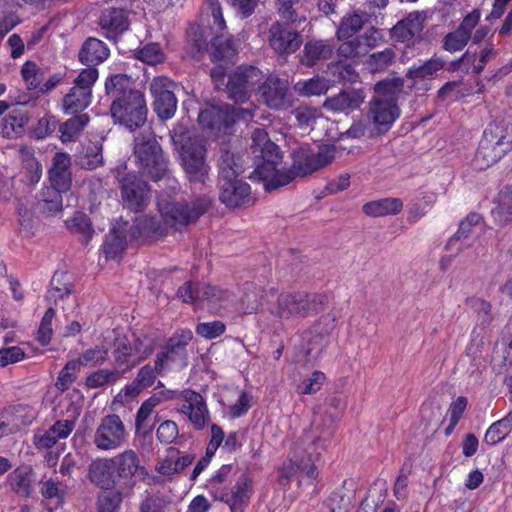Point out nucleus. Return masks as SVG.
<instances>
[{"instance_id": "nucleus-58", "label": "nucleus", "mask_w": 512, "mask_h": 512, "mask_svg": "<svg viewBox=\"0 0 512 512\" xmlns=\"http://www.w3.org/2000/svg\"><path fill=\"white\" fill-rule=\"evenodd\" d=\"M21 76L28 90H38L44 81L43 70L33 61H26L21 67Z\"/></svg>"}, {"instance_id": "nucleus-39", "label": "nucleus", "mask_w": 512, "mask_h": 512, "mask_svg": "<svg viewBox=\"0 0 512 512\" xmlns=\"http://www.w3.org/2000/svg\"><path fill=\"white\" fill-rule=\"evenodd\" d=\"M371 37L368 36H357L352 39L343 41L337 48L339 56L350 59H358L366 55L370 48L373 46Z\"/></svg>"}, {"instance_id": "nucleus-60", "label": "nucleus", "mask_w": 512, "mask_h": 512, "mask_svg": "<svg viewBox=\"0 0 512 512\" xmlns=\"http://www.w3.org/2000/svg\"><path fill=\"white\" fill-rule=\"evenodd\" d=\"M363 24L364 20L361 15H349L348 17L344 18L340 23V26L337 30L338 39L343 41L345 39L351 38L363 27Z\"/></svg>"}, {"instance_id": "nucleus-59", "label": "nucleus", "mask_w": 512, "mask_h": 512, "mask_svg": "<svg viewBox=\"0 0 512 512\" xmlns=\"http://www.w3.org/2000/svg\"><path fill=\"white\" fill-rule=\"evenodd\" d=\"M330 70L334 80L339 83H356L359 79V74L354 66L344 62H336L330 66Z\"/></svg>"}, {"instance_id": "nucleus-22", "label": "nucleus", "mask_w": 512, "mask_h": 512, "mask_svg": "<svg viewBox=\"0 0 512 512\" xmlns=\"http://www.w3.org/2000/svg\"><path fill=\"white\" fill-rule=\"evenodd\" d=\"M134 350L138 348H132V343L125 335L117 336L113 341L112 355L116 369L123 371V374L132 370L140 362L147 359L153 352L152 346L144 347L142 354L138 356L136 360H133Z\"/></svg>"}, {"instance_id": "nucleus-13", "label": "nucleus", "mask_w": 512, "mask_h": 512, "mask_svg": "<svg viewBox=\"0 0 512 512\" xmlns=\"http://www.w3.org/2000/svg\"><path fill=\"white\" fill-rule=\"evenodd\" d=\"M174 89L175 83L165 76L155 77L150 83L153 110L161 120L172 118L177 110Z\"/></svg>"}, {"instance_id": "nucleus-64", "label": "nucleus", "mask_w": 512, "mask_h": 512, "mask_svg": "<svg viewBox=\"0 0 512 512\" xmlns=\"http://www.w3.org/2000/svg\"><path fill=\"white\" fill-rule=\"evenodd\" d=\"M325 505L329 512H348L350 502L344 489L340 488L331 493Z\"/></svg>"}, {"instance_id": "nucleus-56", "label": "nucleus", "mask_w": 512, "mask_h": 512, "mask_svg": "<svg viewBox=\"0 0 512 512\" xmlns=\"http://www.w3.org/2000/svg\"><path fill=\"white\" fill-rule=\"evenodd\" d=\"M346 135L349 138L359 139L362 137L374 138L380 134L371 121V118L367 115L354 120L350 128L346 131Z\"/></svg>"}, {"instance_id": "nucleus-10", "label": "nucleus", "mask_w": 512, "mask_h": 512, "mask_svg": "<svg viewBox=\"0 0 512 512\" xmlns=\"http://www.w3.org/2000/svg\"><path fill=\"white\" fill-rule=\"evenodd\" d=\"M263 79V74L257 67L240 66L228 76L225 85L229 99L235 104L247 102L256 85Z\"/></svg>"}, {"instance_id": "nucleus-40", "label": "nucleus", "mask_w": 512, "mask_h": 512, "mask_svg": "<svg viewBox=\"0 0 512 512\" xmlns=\"http://www.w3.org/2000/svg\"><path fill=\"white\" fill-rule=\"evenodd\" d=\"M403 208V202L399 198H383L368 202L363 205V212L371 217H383L398 214Z\"/></svg>"}, {"instance_id": "nucleus-24", "label": "nucleus", "mask_w": 512, "mask_h": 512, "mask_svg": "<svg viewBox=\"0 0 512 512\" xmlns=\"http://www.w3.org/2000/svg\"><path fill=\"white\" fill-rule=\"evenodd\" d=\"M193 338V333L190 329H181L170 337L160 351L156 355V369L158 372L162 371L165 365L169 362H174L176 359L185 355L186 346Z\"/></svg>"}, {"instance_id": "nucleus-31", "label": "nucleus", "mask_w": 512, "mask_h": 512, "mask_svg": "<svg viewBox=\"0 0 512 512\" xmlns=\"http://www.w3.org/2000/svg\"><path fill=\"white\" fill-rule=\"evenodd\" d=\"M363 101L364 95L361 90L346 89L326 98L323 107L333 112H348L358 109Z\"/></svg>"}, {"instance_id": "nucleus-6", "label": "nucleus", "mask_w": 512, "mask_h": 512, "mask_svg": "<svg viewBox=\"0 0 512 512\" xmlns=\"http://www.w3.org/2000/svg\"><path fill=\"white\" fill-rule=\"evenodd\" d=\"M134 142V155L143 173L153 181L164 178L168 173V162L155 136L151 132H143Z\"/></svg>"}, {"instance_id": "nucleus-21", "label": "nucleus", "mask_w": 512, "mask_h": 512, "mask_svg": "<svg viewBox=\"0 0 512 512\" xmlns=\"http://www.w3.org/2000/svg\"><path fill=\"white\" fill-rule=\"evenodd\" d=\"M199 125L212 133L224 132L233 125L229 104L219 103L205 106L198 115Z\"/></svg>"}, {"instance_id": "nucleus-46", "label": "nucleus", "mask_w": 512, "mask_h": 512, "mask_svg": "<svg viewBox=\"0 0 512 512\" xmlns=\"http://www.w3.org/2000/svg\"><path fill=\"white\" fill-rule=\"evenodd\" d=\"M76 164L85 170H94L103 164L102 146L97 142H90L76 157Z\"/></svg>"}, {"instance_id": "nucleus-19", "label": "nucleus", "mask_w": 512, "mask_h": 512, "mask_svg": "<svg viewBox=\"0 0 512 512\" xmlns=\"http://www.w3.org/2000/svg\"><path fill=\"white\" fill-rule=\"evenodd\" d=\"M178 296L186 303L208 302L210 304L220 303L228 300L231 293L206 283L186 282L179 287Z\"/></svg>"}, {"instance_id": "nucleus-27", "label": "nucleus", "mask_w": 512, "mask_h": 512, "mask_svg": "<svg viewBox=\"0 0 512 512\" xmlns=\"http://www.w3.org/2000/svg\"><path fill=\"white\" fill-rule=\"evenodd\" d=\"M71 158L65 152H56L48 171L50 184L55 190L67 192L72 185Z\"/></svg>"}, {"instance_id": "nucleus-16", "label": "nucleus", "mask_w": 512, "mask_h": 512, "mask_svg": "<svg viewBox=\"0 0 512 512\" xmlns=\"http://www.w3.org/2000/svg\"><path fill=\"white\" fill-rule=\"evenodd\" d=\"M127 0H116L114 5L105 8L100 16L99 25L106 38L117 39L128 29L129 19L126 4Z\"/></svg>"}, {"instance_id": "nucleus-1", "label": "nucleus", "mask_w": 512, "mask_h": 512, "mask_svg": "<svg viewBox=\"0 0 512 512\" xmlns=\"http://www.w3.org/2000/svg\"><path fill=\"white\" fill-rule=\"evenodd\" d=\"M250 148L258 161L249 178L252 181H263L265 190L269 192L327 166L334 160L336 151L334 145L322 146L316 152L301 147L293 152L292 164L287 169L282 165L279 147L268 138L264 129H255Z\"/></svg>"}, {"instance_id": "nucleus-35", "label": "nucleus", "mask_w": 512, "mask_h": 512, "mask_svg": "<svg viewBox=\"0 0 512 512\" xmlns=\"http://www.w3.org/2000/svg\"><path fill=\"white\" fill-rule=\"evenodd\" d=\"M139 91L135 88L134 80L127 74L111 75L105 81V93L112 102L127 98L128 95Z\"/></svg>"}, {"instance_id": "nucleus-4", "label": "nucleus", "mask_w": 512, "mask_h": 512, "mask_svg": "<svg viewBox=\"0 0 512 512\" xmlns=\"http://www.w3.org/2000/svg\"><path fill=\"white\" fill-rule=\"evenodd\" d=\"M171 141L180 154L181 164L190 182L204 183L210 170L206 162V147L203 141L192 137L181 124L169 133Z\"/></svg>"}, {"instance_id": "nucleus-45", "label": "nucleus", "mask_w": 512, "mask_h": 512, "mask_svg": "<svg viewBox=\"0 0 512 512\" xmlns=\"http://www.w3.org/2000/svg\"><path fill=\"white\" fill-rule=\"evenodd\" d=\"M445 66V61L440 57H432L421 65H413L406 72V78L411 80H425L433 77Z\"/></svg>"}, {"instance_id": "nucleus-11", "label": "nucleus", "mask_w": 512, "mask_h": 512, "mask_svg": "<svg viewBox=\"0 0 512 512\" xmlns=\"http://www.w3.org/2000/svg\"><path fill=\"white\" fill-rule=\"evenodd\" d=\"M117 180L124 206L133 212L142 211L150 200L148 183L134 172L118 171Z\"/></svg>"}, {"instance_id": "nucleus-20", "label": "nucleus", "mask_w": 512, "mask_h": 512, "mask_svg": "<svg viewBox=\"0 0 512 512\" xmlns=\"http://www.w3.org/2000/svg\"><path fill=\"white\" fill-rule=\"evenodd\" d=\"M368 116L380 135L386 133L400 116V109L392 99L373 97L369 102Z\"/></svg>"}, {"instance_id": "nucleus-44", "label": "nucleus", "mask_w": 512, "mask_h": 512, "mask_svg": "<svg viewBox=\"0 0 512 512\" xmlns=\"http://www.w3.org/2000/svg\"><path fill=\"white\" fill-rule=\"evenodd\" d=\"M29 121L27 112L13 110L2 120V133L4 137L14 138L21 136L25 131V126Z\"/></svg>"}, {"instance_id": "nucleus-3", "label": "nucleus", "mask_w": 512, "mask_h": 512, "mask_svg": "<svg viewBox=\"0 0 512 512\" xmlns=\"http://www.w3.org/2000/svg\"><path fill=\"white\" fill-rule=\"evenodd\" d=\"M512 149V119L497 117L483 132L473 164L476 169L484 170L498 162Z\"/></svg>"}, {"instance_id": "nucleus-8", "label": "nucleus", "mask_w": 512, "mask_h": 512, "mask_svg": "<svg viewBox=\"0 0 512 512\" xmlns=\"http://www.w3.org/2000/svg\"><path fill=\"white\" fill-rule=\"evenodd\" d=\"M147 112L145 97L141 91L112 102L110 106V113L115 123H119L130 131H135L145 124Z\"/></svg>"}, {"instance_id": "nucleus-14", "label": "nucleus", "mask_w": 512, "mask_h": 512, "mask_svg": "<svg viewBox=\"0 0 512 512\" xmlns=\"http://www.w3.org/2000/svg\"><path fill=\"white\" fill-rule=\"evenodd\" d=\"M336 328V316L328 313L321 316L312 327L304 333L305 354L317 359L329 343V337Z\"/></svg>"}, {"instance_id": "nucleus-50", "label": "nucleus", "mask_w": 512, "mask_h": 512, "mask_svg": "<svg viewBox=\"0 0 512 512\" xmlns=\"http://www.w3.org/2000/svg\"><path fill=\"white\" fill-rule=\"evenodd\" d=\"M66 224L73 234L81 237L82 244L88 245L94 234V229L90 219L84 213H76L72 219L66 221Z\"/></svg>"}, {"instance_id": "nucleus-57", "label": "nucleus", "mask_w": 512, "mask_h": 512, "mask_svg": "<svg viewBox=\"0 0 512 512\" xmlns=\"http://www.w3.org/2000/svg\"><path fill=\"white\" fill-rule=\"evenodd\" d=\"M171 501L161 493H148L139 504V512H167Z\"/></svg>"}, {"instance_id": "nucleus-53", "label": "nucleus", "mask_w": 512, "mask_h": 512, "mask_svg": "<svg viewBox=\"0 0 512 512\" xmlns=\"http://www.w3.org/2000/svg\"><path fill=\"white\" fill-rule=\"evenodd\" d=\"M263 295L264 291L261 286L253 282H246L243 286V295L241 297V303L245 312H255L260 306Z\"/></svg>"}, {"instance_id": "nucleus-34", "label": "nucleus", "mask_w": 512, "mask_h": 512, "mask_svg": "<svg viewBox=\"0 0 512 512\" xmlns=\"http://www.w3.org/2000/svg\"><path fill=\"white\" fill-rule=\"evenodd\" d=\"M194 47L197 52L209 50L212 61H222L224 59H228L232 57L236 52L231 40L224 38L223 35L215 36L211 41L210 48L206 40L201 38L194 39Z\"/></svg>"}, {"instance_id": "nucleus-32", "label": "nucleus", "mask_w": 512, "mask_h": 512, "mask_svg": "<svg viewBox=\"0 0 512 512\" xmlns=\"http://www.w3.org/2000/svg\"><path fill=\"white\" fill-rule=\"evenodd\" d=\"M109 54L110 50L103 41L89 37L82 44L78 57L83 65L88 66V68H95V66L104 62Z\"/></svg>"}, {"instance_id": "nucleus-30", "label": "nucleus", "mask_w": 512, "mask_h": 512, "mask_svg": "<svg viewBox=\"0 0 512 512\" xmlns=\"http://www.w3.org/2000/svg\"><path fill=\"white\" fill-rule=\"evenodd\" d=\"M111 458L118 481L124 480L125 482H131L138 472L147 474L145 468L140 463L138 454L132 449L124 450Z\"/></svg>"}, {"instance_id": "nucleus-9", "label": "nucleus", "mask_w": 512, "mask_h": 512, "mask_svg": "<svg viewBox=\"0 0 512 512\" xmlns=\"http://www.w3.org/2000/svg\"><path fill=\"white\" fill-rule=\"evenodd\" d=\"M96 68L83 69L74 80V86L63 98L66 114H81L91 103L92 86L98 79Z\"/></svg>"}, {"instance_id": "nucleus-2", "label": "nucleus", "mask_w": 512, "mask_h": 512, "mask_svg": "<svg viewBox=\"0 0 512 512\" xmlns=\"http://www.w3.org/2000/svg\"><path fill=\"white\" fill-rule=\"evenodd\" d=\"M332 423L314 425L310 430L304 431L294 443L289 453V467L287 473H301L309 480L318 477L316 462L326 451L334 436Z\"/></svg>"}, {"instance_id": "nucleus-51", "label": "nucleus", "mask_w": 512, "mask_h": 512, "mask_svg": "<svg viewBox=\"0 0 512 512\" xmlns=\"http://www.w3.org/2000/svg\"><path fill=\"white\" fill-rule=\"evenodd\" d=\"M37 410L28 404H15L11 406L9 417L14 426H17V432L25 426L32 424L37 418Z\"/></svg>"}, {"instance_id": "nucleus-47", "label": "nucleus", "mask_w": 512, "mask_h": 512, "mask_svg": "<svg viewBox=\"0 0 512 512\" xmlns=\"http://www.w3.org/2000/svg\"><path fill=\"white\" fill-rule=\"evenodd\" d=\"M127 246L126 235L120 229L113 228L106 236L103 252L107 259L120 256Z\"/></svg>"}, {"instance_id": "nucleus-15", "label": "nucleus", "mask_w": 512, "mask_h": 512, "mask_svg": "<svg viewBox=\"0 0 512 512\" xmlns=\"http://www.w3.org/2000/svg\"><path fill=\"white\" fill-rule=\"evenodd\" d=\"M427 14L425 11H412L398 21L390 31L391 38L407 46H414L422 40V32Z\"/></svg>"}, {"instance_id": "nucleus-43", "label": "nucleus", "mask_w": 512, "mask_h": 512, "mask_svg": "<svg viewBox=\"0 0 512 512\" xmlns=\"http://www.w3.org/2000/svg\"><path fill=\"white\" fill-rule=\"evenodd\" d=\"M33 469L30 466H20L7 477L11 489L18 495L28 497L31 494Z\"/></svg>"}, {"instance_id": "nucleus-12", "label": "nucleus", "mask_w": 512, "mask_h": 512, "mask_svg": "<svg viewBox=\"0 0 512 512\" xmlns=\"http://www.w3.org/2000/svg\"><path fill=\"white\" fill-rule=\"evenodd\" d=\"M128 435L121 418L116 414H109L104 416L97 426L93 443L100 451L116 450L126 443Z\"/></svg>"}, {"instance_id": "nucleus-52", "label": "nucleus", "mask_w": 512, "mask_h": 512, "mask_svg": "<svg viewBox=\"0 0 512 512\" xmlns=\"http://www.w3.org/2000/svg\"><path fill=\"white\" fill-rule=\"evenodd\" d=\"M395 57L396 54L392 48H385L371 54L366 60V67L371 73L383 72L394 63Z\"/></svg>"}, {"instance_id": "nucleus-28", "label": "nucleus", "mask_w": 512, "mask_h": 512, "mask_svg": "<svg viewBox=\"0 0 512 512\" xmlns=\"http://www.w3.org/2000/svg\"><path fill=\"white\" fill-rule=\"evenodd\" d=\"M252 493V480L243 474L237 480L230 494L221 493V496H217L215 492L214 499L227 503L230 506L231 512H242L244 507L248 505Z\"/></svg>"}, {"instance_id": "nucleus-38", "label": "nucleus", "mask_w": 512, "mask_h": 512, "mask_svg": "<svg viewBox=\"0 0 512 512\" xmlns=\"http://www.w3.org/2000/svg\"><path fill=\"white\" fill-rule=\"evenodd\" d=\"M480 215L477 213H470L464 220L459 224L457 232L448 240L446 249L449 251L455 250V254L461 253L468 245H463L462 241L467 239L472 233L474 226L480 222Z\"/></svg>"}, {"instance_id": "nucleus-25", "label": "nucleus", "mask_w": 512, "mask_h": 512, "mask_svg": "<svg viewBox=\"0 0 512 512\" xmlns=\"http://www.w3.org/2000/svg\"><path fill=\"white\" fill-rule=\"evenodd\" d=\"M263 102L275 110H285L290 107L288 83L278 77L270 76L259 87Z\"/></svg>"}, {"instance_id": "nucleus-23", "label": "nucleus", "mask_w": 512, "mask_h": 512, "mask_svg": "<svg viewBox=\"0 0 512 512\" xmlns=\"http://www.w3.org/2000/svg\"><path fill=\"white\" fill-rule=\"evenodd\" d=\"M481 13L474 9L468 13L455 31L446 34L442 40V48L450 53L464 49L471 39V33L480 20Z\"/></svg>"}, {"instance_id": "nucleus-36", "label": "nucleus", "mask_w": 512, "mask_h": 512, "mask_svg": "<svg viewBox=\"0 0 512 512\" xmlns=\"http://www.w3.org/2000/svg\"><path fill=\"white\" fill-rule=\"evenodd\" d=\"M220 153L218 180L239 177L244 172L242 157L231 152L226 146L221 148Z\"/></svg>"}, {"instance_id": "nucleus-26", "label": "nucleus", "mask_w": 512, "mask_h": 512, "mask_svg": "<svg viewBox=\"0 0 512 512\" xmlns=\"http://www.w3.org/2000/svg\"><path fill=\"white\" fill-rule=\"evenodd\" d=\"M87 477L96 487L110 490L118 483L112 458H97L88 466Z\"/></svg>"}, {"instance_id": "nucleus-49", "label": "nucleus", "mask_w": 512, "mask_h": 512, "mask_svg": "<svg viewBox=\"0 0 512 512\" xmlns=\"http://www.w3.org/2000/svg\"><path fill=\"white\" fill-rule=\"evenodd\" d=\"M161 234L159 221L155 217L142 215L135 219L131 227V235L137 237H151Z\"/></svg>"}, {"instance_id": "nucleus-41", "label": "nucleus", "mask_w": 512, "mask_h": 512, "mask_svg": "<svg viewBox=\"0 0 512 512\" xmlns=\"http://www.w3.org/2000/svg\"><path fill=\"white\" fill-rule=\"evenodd\" d=\"M89 116L85 113L74 114L65 122L59 124L60 139L63 143L76 141L89 123Z\"/></svg>"}, {"instance_id": "nucleus-54", "label": "nucleus", "mask_w": 512, "mask_h": 512, "mask_svg": "<svg viewBox=\"0 0 512 512\" xmlns=\"http://www.w3.org/2000/svg\"><path fill=\"white\" fill-rule=\"evenodd\" d=\"M404 87V80L399 77L384 79L374 86L375 96L392 99L395 103L398 101V95Z\"/></svg>"}, {"instance_id": "nucleus-17", "label": "nucleus", "mask_w": 512, "mask_h": 512, "mask_svg": "<svg viewBox=\"0 0 512 512\" xmlns=\"http://www.w3.org/2000/svg\"><path fill=\"white\" fill-rule=\"evenodd\" d=\"M219 200L228 208L247 207L254 202L250 185L238 177L218 180Z\"/></svg>"}, {"instance_id": "nucleus-33", "label": "nucleus", "mask_w": 512, "mask_h": 512, "mask_svg": "<svg viewBox=\"0 0 512 512\" xmlns=\"http://www.w3.org/2000/svg\"><path fill=\"white\" fill-rule=\"evenodd\" d=\"M334 48L332 40H309L304 45L301 63L307 67H312L320 61L329 59Z\"/></svg>"}, {"instance_id": "nucleus-63", "label": "nucleus", "mask_w": 512, "mask_h": 512, "mask_svg": "<svg viewBox=\"0 0 512 512\" xmlns=\"http://www.w3.org/2000/svg\"><path fill=\"white\" fill-rule=\"evenodd\" d=\"M137 58L149 65L164 61V53L158 43H149L137 51Z\"/></svg>"}, {"instance_id": "nucleus-55", "label": "nucleus", "mask_w": 512, "mask_h": 512, "mask_svg": "<svg viewBox=\"0 0 512 512\" xmlns=\"http://www.w3.org/2000/svg\"><path fill=\"white\" fill-rule=\"evenodd\" d=\"M511 429L512 420L504 417L490 425L485 433L484 442L488 445H495L504 440L511 432Z\"/></svg>"}, {"instance_id": "nucleus-5", "label": "nucleus", "mask_w": 512, "mask_h": 512, "mask_svg": "<svg viewBox=\"0 0 512 512\" xmlns=\"http://www.w3.org/2000/svg\"><path fill=\"white\" fill-rule=\"evenodd\" d=\"M327 301L322 293H281L271 313L282 320L303 319L319 313Z\"/></svg>"}, {"instance_id": "nucleus-42", "label": "nucleus", "mask_w": 512, "mask_h": 512, "mask_svg": "<svg viewBox=\"0 0 512 512\" xmlns=\"http://www.w3.org/2000/svg\"><path fill=\"white\" fill-rule=\"evenodd\" d=\"M124 376L119 369L102 368L90 373L85 379V386L89 389H105L117 383Z\"/></svg>"}, {"instance_id": "nucleus-37", "label": "nucleus", "mask_w": 512, "mask_h": 512, "mask_svg": "<svg viewBox=\"0 0 512 512\" xmlns=\"http://www.w3.org/2000/svg\"><path fill=\"white\" fill-rule=\"evenodd\" d=\"M72 293L73 285L69 275L65 272H55L46 293V301L57 305L60 300L70 297Z\"/></svg>"}, {"instance_id": "nucleus-29", "label": "nucleus", "mask_w": 512, "mask_h": 512, "mask_svg": "<svg viewBox=\"0 0 512 512\" xmlns=\"http://www.w3.org/2000/svg\"><path fill=\"white\" fill-rule=\"evenodd\" d=\"M184 399L181 412L188 416L196 429H203L209 414L204 398L193 390H187L184 392Z\"/></svg>"}, {"instance_id": "nucleus-7", "label": "nucleus", "mask_w": 512, "mask_h": 512, "mask_svg": "<svg viewBox=\"0 0 512 512\" xmlns=\"http://www.w3.org/2000/svg\"><path fill=\"white\" fill-rule=\"evenodd\" d=\"M211 206L212 201L207 196L197 197L190 202L159 203V209L167 223L174 227H182L196 222Z\"/></svg>"}, {"instance_id": "nucleus-48", "label": "nucleus", "mask_w": 512, "mask_h": 512, "mask_svg": "<svg viewBox=\"0 0 512 512\" xmlns=\"http://www.w3.org/2000/svg\"><path fill=\"white\" fill-rule=\"evenodd\" d=\"M329 89V81L323 77H313L308 80H299L294 84V90L302 96H319Z\"/></svg>"}, {"instance_id": "nucleus-62", "label": "nucleus", "mask_w": 512, "mask_h": 512, "mask_svg": "<svg viewBox=\"0 0 512 512\" xmlns=\"http://www.w3.org/2000/svg\"><path fill=\"white\" fill-rule=\"evenodd\" d=\"M493 213L495 218L503 224L512 222V191H502L499 194V204Z\"/></svg>"}, {"instance_id": "nucleus-61", "label": "nucleus", "mask_w": 512, "mask_h": 512, "mask_svg": "<svg viewBox=\"0 0 512 512\" xmlns=\"http://www.w3.org/2000/svg\"><path fill=\"white\" fill-rule=\"evenodd\" d=\"M108 359V350L104 346H95L87 349L77 359L81 366H96L103 364Z\"/></svg>"}, {"instance_id": "nucleus-18", "label": "nucleus", "mask_w": 512, "mask_h": 512, "mask_svg": "<svg viewBox=\"0 0 512 512\" xmlns=\"http://www.w3.org/2000/svg\"><path fill=\"white\" fill-rule=\"evenodd\" d=\"M302 41V35L289 24L275 22L269 28L268 43L279 55L296 52Z\"/></svg>"}]
</instances>
